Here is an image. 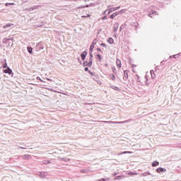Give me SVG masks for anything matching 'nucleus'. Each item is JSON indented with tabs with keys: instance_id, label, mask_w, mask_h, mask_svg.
Wrapping results in <instances>:
<instances>
[{
	"instance_id": "nucleus-51",
	"label": "nucleus",
	"mask_w": 181,
	"mask_h": 181,
	"mask_svg": "<svg viewBox=\"0 0 181 181\" xmlns=\"http://www.w3.org/2000/svg\"><path fill=\"white\" fill-rule=\"evenodd\" d=\"M108 10H106V11H105L103 13H102V15H107V11Z\"/></svg>"
},
{
	"instance_id": "nucleus-63",
	"label": "nucleus",
	"mask_w": 181,
	"mask_h": 181,
	"mask_svg": "<svg viewBox=\"0 0 181 181\" xmlns=\"http://www.w3.org/2000/svg\"><path fill=\"white\" fill-rule=\"evenodd\" d=\"M105 67H108V64H105Z\"/></svg>"
},
{
	"instance_id": "nucleus-62",
	"label": "nucleus",
	"mask_w": 181,
	"mask_h": 181,
	"mask_svg": "<svg viewBox=\"0 0 181 181\" xmlns=\"http://www.w3.org/2000/svg\"><path fill=\"white\" fill-rule=\"evenodd\" d=\"M78 62L80 63V64H81V60H80V58L78 59Z\"/></svg>"
},
{
	"instance_id": "nucleus-55",
	"label": "nucleus",
	"mask_w": 181,
	"mask_h": 181,
	"mask_svg": "<svg viewBox=\"0 0 181 181\" xmlns=\"http://www.w3.org/2000/svg\"><path fill=\"white\" fill-rule=\"evenodd\" d=\"M131 66H132V67H136V65L134 64H132Z\"/></svg>"
},
{
	"instance_id": "nucleus-16",
	"label": "nucleus",
	"mask_w": 181,
	"mask_h": 181,
	"mask_svg": "<svg viewBox=\"0 0 181 181\" xmlns=\"http://www.w3.org/2000/svg\"><path fill=\"white\" fill-rule=\"evenodd\" d=\"M52 163V161H50L49 160H42V164L43 165H49Z\"/></svg>"
},
{
	"instance_id": "nucleus-61",
	"label": "nucleus",
	"mask_w": 181,
	"mask_h": 181,
	"mask_svg": "<svg viewBox=\"0 0 181 181\" xmlns=\"http://www.w3.org/2000/svg\"><path fill=\"white\" fill-rule=\"evenodd\" d=\"M137 77V81H139V76L136 75Z\"/></svg>"
},
{
	"instance_id": "nucleus-11",
	"label": "nucleus",
	"mask_w": 181,
	"mask_h": 181,
	"mask_svg": "<svg viewBox=\"0 0 181 181\" xmlns=\"http://www.w3.org/2000/svg\"><path fill=\"white\" fill-rule=\"evenodd\" d=\"M107 43H109V45H114V39L111 37H110L107 39Z\"/></svg>"
},
{
	"instance_id": "nucleus-8",
	"label": "nucleus",
	"mask_w": 181,
	"mask_h": 181,
	"mask_svg": "<svg viewBox=\"0 0 181 181\" xmlns=\"http://www.w3.org/2000/svg\"><path fill=\"white\" fill-rule=\"evenodd\" d=\"M118 28H119V23H115L113 25V32H117L118 30Z\"/></svg>"
},
{
	"instance_id": "nucleus-36",
	"label": "nucleus",
	"mask_w": 181,
	"mask_h": 181,
	"mask_svg": "<svg viewBox=\"0 0 181 181\" xmlns=\"http://www.w3.org/2000/svg\"><path fill=\"white\" fill-rule=\"evenodd\" d=\"M25 159H29L30 158V155L25 154L24 155Z\"/></svg>"
},
{
	"instance_id": "nucleus-31",
	"label": "nucleus",
	"mask_w": 181,
	"mask_h": 181,
	"mask_svg": "<svg viewBox=\"0 0 181 181\" xmlns=\"http://www.w3.org/2000/svg\"><path fill=\"white\" fill-rule=\"evenodd\" d=\"M12 5H15V3H6V6H12Z\"/></svg>"
},
{
	"instance_id": "nucleus-12",
	"label": "nucleus",
	"mask_w": 181,
	"mask_h": 181,
	"mask_svg": "<svg viewBox=\"0 0 181 181\" xmlns=\"http://www.w3.org/2000/svg\"><path fill=\"white\" fill-rule=\"evenodd\" d=\"M151 166L153 168H155V166H159V161L158 160H154L152 164H151Z\"/></svg>"
},
{
	"instance_id": "nucleus-24",
	"label": "nucleus",
	"mask_w": 181,
	"mask_h": 181,
	"mask_svg": "<svg viewBox=\"0 0 181 181\" xmlns=\"http://www.w3.org/2000/svg\"><path fill=\"white\" fill-rule=\"evenodd\" d=\"M111 88H112L113 90H115V91H121V90L119 89V88L115 86H112Z\"/></svg>"
},
{
	"instance_id": "nucleus-28",
	"label": "nucleus",
	"mask_w": 181,
	"mask_h": 181,
	"mask_svg": "<svg viewBox=\"0 0 181 181\" xmlns=\"http://www.w3.org/2000/svg\"><path fill=\"white\" fill-rule=\"evenodd\" d=\"M148 175L149 176H151L152 174H151V173H149V171H148V172H146V173H142V176H144V177L148 176Z\"/></svg>"
},
{
	"instance_id": "nucleus-14",
	"label": "nucleus",
	"mask_w": 181,
	"mask_h": 181,
	"mask_svg": "<svg viewBox=\"0 0 181 181\" xmlns=\"http://www.w3.org/2000/svg\"><path fill=\"white\" fill-rule=\"evenodd\" d=\"M179 56H180V54H174V55H170V59H177V57H179Z\"/></svg>"
},
{
	"instance_id": "nucleus-33",
	"label": "nucleus",
	"mask_w": 181,
	"mask_h": 181,
	"mask_svg": "<svg viewBox=\"0 0 181 181\" xmlns=\"http://www.w3.org/2000/svg\"><path fill=\"white\" fill-rule=\"evenodd\" d=\"M36 80H38V81H40L41 83H45V81H43L42 78H40L39 76L36 77Z\"/></svg>"
},
{
	"instance_id": "nucleus-48",
	"label": "nucleus",
	"mask_w": 181,
	"mask_h": 181,
	"mask_svg": "<svg viewBox=\"0 0 181 181\" xmlns=\"http://www.w3.org/2000/svg\"><path fill=\"white\" fill-rule=\"evenodd\" d=\"M7 39H8V42H9V40L13 42L14 38H13V37H12L11 38H7Z\"/></svg>"
},
{
	"instance_id": "nucleus-35",
	"label": "nucleus",
	"mask_w": 181,
	"mask_h": 181,
	"mask_svg": "<svg viewBox=\"0 0 181 181\" xmlns=\"http://www.w3.org/2000/svg\"><path fill=\"white\" fill-rule=\"evenodd\" d=\"M91 15L90 14H86V16H82L81 18H90Z\"/></svg>"
},
{
	"instance_id": "nucleus-30",
	"label": "nucleus",
	"mask_w": 181,
	"mask_h": 181,
	"mask_svg": "<svg viewBox=\"0 0 181 181\" xmlns=\"http://www.w3.org/2000/svg\"><path fill=\"white\" fill-rule=\"evenodd\" d=\"M111 69L114 74H117V69L115 66H112Z\"/></svg>"
},
{
	"instance_id": "nucleus-26",
	"label": "nucleus",
	"mask_w": 181,
	"mask_h": 181,
	"mask_svg": "<svg viewBox=\"0 0 181 181\" xmlns=\"http://www.w3.org/2000/svg\"><path fill=\"white\" fill-rule=\"evenodd\" d=\"M94 46L93 45H90V48H89V53H93V50H94Z\"/></svg>"
},
{
	"instance_id": "nucleus-20",
	"label": "nucleus",
	"mask_w": 181,
	"mask_h": 181,
	"mask_svg": "<svg viewBox=\"0 0 181 181\" xmlns=\"http://www.w3.org/2000/svg\"><path fill=\"white\" fill-rule=\"evenodd\" d=\"M109 77L113 81H115V75L114 74H110L109 75Z\"/></svg>"
},
{
	"instance_id": "nucleus-37",
	"label": "nucleus",
	"mask_w": 181,
	"mask_h": 181,
	"mask_svg": "<svg viewBox=\"0 0 181 181\" xmlns=\"http://www.w3.org/2000/svg\"><path fill=\"white\" fill-rule=\"evenodd\" d=\"M107 19H108V17H107V15H105V16L102 17V21H107Z\"/></svg>"
},
{
	"instance_id": "nucleus-32",
	"label": "nucleus",
	"mask_w": 181,
	"mask_h": 181,
	"mask_svg": "<svg viewBox=\"0 0 181 181\" xmlns=\"http://www.w3.org/2000/svg\"><path fill=\"white\" fill-rule=\"evenodd\" d=\"M115 17H116L115 13H113L112 14H111V15L109 16V18H110V19H114V18H115Z\"/></svg>"
},
{
	"instance_id": "nucleus-4",
	"label": "nucleus",
	"mask_w": 181,
	"mask_h": 181,
	"mask_svg": "<svg viewBox=\"0 0 181 181\" xmlns=\"http://www.w3.org/2000/svg\"><path fill=\"white\" fill-rule=\"evenodd\" d=\"M3 72L5 74H8L9 76H11V74H13V72L12 71V69H10L9 67L8 68H6V69H4L3 71Z\"/></svg>"
},
{
	"instance_id": "nucleus-49",
	"label": "nucleus",
	"mask_w": 181,
	"mask_h": 181,
	"mask_svg": "<svg viewBox=\"0 0 181 181\" xmlns=\"http://www.w3.org/2000/svg\"><path fill=\"white\" fill-rule=\"evenodd\" d=\"M65 162H69L70 161V158H64V160Z\"/></svg>"
},
{
	"instance_id": "nucleus-56",
	"label": "nucleus",
	"mask_w": 181,
	"mask_h": 181,
	"mask_svg": "<svg viewBox=\"0 0 181 181\" xmlns=\"http://www.w3.org/2000/svg\"><path fill=\"white\" fill-rule=\"evenodd\" d=\"M129 64H131V65L132 64V59H130V60L129 61Z\"/></svg>"
},
{
	"instance_id": "nucleus-50",
	"label": "nucleus",
	"mask_w": 181,
	"mask_h": 181,
	"mask_svg": "<svg viewBox=\"0 0 181 181\" xmlns=\"http://www.w3.org/2000/svg\"><path fill=\"white\" fill-rule=\"evenodd\" d=\"M115 123L116 124H124L125 122H116Z\"/></svg>"
},
{
	"instance_id": "nucleus-46",
	"label": "nucleus",
	"mask_w": 181,
	"mask_h": 181,
	"mask_svg": "<svg viewBox=\"0 0 181 181\" xmlns=\"http://www.w3.org/2000/svg\"><path fill=\"white\" fill-rule=\"evenodd\" d=\"M84 8H86L85 6H81L78 8V9H84Z\"/></svg>"
},
{
	"instance_id": "nucleus-52",
	"label": "nucleus",
	"mask_w": 181,
	"mask_h": 181,
	"mask_svg": "<svg viewBox=\"0 0 181 181\" xmlns=\"http://www.w3.org/2000/svg\"><path fill=\"white\" fill-rule=\"evenodd\" d=\"M91 6H94V4L90 3V4H89V8H91Z\"/></svg>"
},
{
	"instance_id": "nucleus-43",
	"label": "nucleus",
	"mask_w": 181,
	"mask_h": 181,
	"mask_svg": "<svg viewBox=\"0 0 181 181\" xmlns=\"http://www.w3.org/2000/svg\"><path fill=\"white\" fill-rule=\"evenodd\" d=\"M115 16H118L121 14H119V11H116V12H115Z\"/></svg>"
},
{
	"instance_id": "nucleus-1",
	"label": "nucleus",
	"mask_w": 181,
	"mask_h": 181,
	"mask_svg": "<svg viewBox=\"0 0 181 181\" xmlns=\"http://www.w3.org/2000/svg\"><path fill=\"white\" fill-rule=\"evenodd\" d=\"M88 49H86L85 51L82 52L81 54V59L84 62L86 60V57H87V54H88V52H87Z\"/></svg>"
},
{
	"instance_id": "nucleus-23",
	"label": "nucleus",
	"mask_w": 181,
	"mask_h": 181,
	"mask_svg": "<svg viewBox=\"0 0 181 181\" xmlns=\"http://www.w3.org/2000/svg\"><path fill=\"white\" fill-rule=\"evenodd\" d=\"M89 56H90L89 61L92 62L93 63V58L94 57V55H93V52H89Z\"/></svg>"
},
{
	"instance_id": "nucleus-15",
	"label": "nucleus",
	"mask_w": 181,
	"mask_h": 181,
	"mask_svg": "<svg viewBox=\"0 0 181 181\" xmlns=\"http://www.w3.org/2000/svg\"><path fill=\"white\" fill-rule=\"evenodd\" d=\"M11 26H13V24L9 23H8L6 25H4L3 26V28H4V29H8V28H11Z\"/></svg>"
},
{
	"instance_id": "nucleus-64",
	"label": "nucleus",
	"mask_w": 181,
	"mask_h": 181,
	"mask_svg": "<svg viewBox=\"0 0 181 181\" xmlns=\"http://www.w3.org/2000/svg\"><path fill=\"white\" fill-rule=\"evenodd\" d=\"M81 173H85L84 170H81Z\"/></svg>"
},
{
	"instance_id": "nucleus-45",
	"label": "nucleus",
	"mask_w": 181,
	"mask_h": 181,
	"mask_svg": "<svg viewBox=\"0 0 181 181\" xmlns=\"http://www.w3.org/2000/svg\"><path fill=\"white\" fill-rule=\"evenodd\" d=\"M96 50H98V52H100V53H103V50H101V48L100 47L96 48Z\"/></svg>"
},
{
	"instance_id": "nucleus-59",
	"label": "nucleus",
	"mask_w": 181,
	"mask_h": 181,
	"mask_svg": "<svg viewBox=\"0 0 181 181\" xmlns=\"http://www.w3.org/2000/svg\"><path fill=\"white\" fill-rule=\"evenodd\" d=\"M123 153H131L129 151H124Z\"/></svg>"
},
{
	"instance_id": "nucleus-58",
	"label": "nucleus",
	"mask_w": 181,
	"mask_h": 181,
	"mask_svg": "<svg viewBox=\"0 0 181 181\" xmlns=\"http://www.w3.org/2000/svg\"><path fill=\"white\" fill-rule=\"evenodd\" d=\"M85 8H90V5H89V4H86V5L85 6Z\"/></svg>"
},
{
	"instance_id": "nucleus-21",
	"label": "nucleus",
	"mask_w": 181,
	"mask_h": 181,
	"mask_svg": "<svg viewBox=\"0 0 181 181\" xmlns=\"http://www.w3.org/2000/svg\"><path fill=\"white\" fill-rule=\"evenodd\" d=\"M124 177V175H117L115 177V180H121Z\"/></svg>"
},
{
	"instance_id": "nucleus-5",
	"label": "nucleus",
	"mask_w": 181,
	"mask_h": 181,
	"mask_svg": "<svg viewBox=\"0 0 181 181\" xmlns=\"http://www.w3.org/2000/svg\"><path fill=\"white\" fill-rule=\"evenodd\" d=\"M37 175L42 179H46V176H47V173L46 172H38Z\"/></svg>"
},
{
	"instance_id": "nucleus-7",
	"label": "nucleus",
	"mask_w": 181,
	"mask_h": 181,
	"mask_svg": "<svg viewBox=\"0 0 181 181\" xmlns=\"http://www.w3.org/2000/svg\"><path fill=\"white\" fill-rule=\"evenodd\" d=\"M157 173H165L166 172V168H163L162 167H160L156 170Z\"/></svg>"
},
{
	"instance_id": "nucleus-27",
	"label": "nucleus",
	"mask_w": 181,
	"mask_h": 181,
	"mask_svg": "<svg viewBox=\"0 0 181 181\" xmlns=\"http://www.w3.org/2000/svg\"><path fill=\"white\" fill-rule=\"evenodd\" d=\"M88 74L92 76H96L97 74H95V72H92L91 71H88Z\"/></svg>"
},
{
	"instance_id": "nucleus-40",
	"label": "nucleus",
	"mask_w": 181,
	"mask_h": 181,
	"mask_svg": "<svg viewBox=\"0 0 181 181\" xmlns=\"http://www.w3.org/2000/svg\"><path fill=\"white\" fill-rule=\"evenodd\" d=\"M124 28H125V25H122L119 28V32H121V30H122V29H124Z\"/></svg>"
},
{
	"instance_id": "nucleus-39",
	"label": "nucleus",
	"mask_w": 181,
	"mask_h": 181,
	"mask_svg": "<svg viewBox=\"0 0 181 181\" xmlns=\"http://www.w3.org/2000/svg\"><path fill=\"white\" fill-rule=\"evenodd\" d=\"M9 46H10V47H12V46H13V42H9V41H8V47H9Z\"/></svg>"
},
{
	"instance_id": "nucleus-25",
	"label": "nucleus",
	"mask_w": 181,
	"mask_h": 181,
	"mask_svg": "<svg viewBox=\"0 0 181 181\" xmlns=\"http://www.w3.org/2000/svg\"><path fill=\"white\" fill-rule=\"evenodd\" d=\"M125 12H127V8L122 9V10L119 11V13L120 15H122V14L125 13Z\"/></svg>"
},
{
	"instance_id": "nucleus-44",
	"label": "nucleus",
	"mask_w": 181,
	"mask_h": 181,
	"mask_svg": "<svg viewBox=\"0 0 181 181\" xmlns=\"http://www.w3.org/2000/svg\"><path fill=\"white\" fill-rule=\"evenodd\" d=\"M98 181H108V180L105 178H101V179L98 180Z\"/></svg>"
},
{
	"instance_id": "nucleus-22",
	"label": "nucleus",
	"mask_w": 181,
	"mask_h": 181,
	"mask_svg": "<svg viewBox=\"0 0 181 181\" xmlns=\"http://www.w3.org/2000/svg\"><path fill=\"white\" fill-rule=\"evenodd\" d=\"M37 47H40V50H43V49H45V47H43V45H40V42L37 43Z\"/></svg>"
},
{
	"instance_id": "nucleus-17",
	"label": "nucleus",
	"mask_w": 181,
	"mask_h": 181,
	"mask_svg": "<svg viewBox=\"0 0 181 181\" xmlns=\"http://www.w3.org/2000/svg\"><path fill=\"white\" fill-rule=\"evenodd\" d=\"M9 66H8V63L6 62V59H4V63L3 64V69H7Z\"/></svg>"
},
{
	"instance_id": "nucleus-29",
	"label": "nucleus",
	"mask_w": 181,
	"mask_h": 181,
	"mask_svg": "<svg viewBox=\"0 0 181 181\" xmlns=\"http://www.w3.org/2000/svg\"><path fill=\"white\" fill-rule=\"evenodd\" d=\"M3 43H4V44L9 43V40H8V38H4L3 39Z\"/></svg>"
},
{
	"instance_id": "nucleus-42",
	"label": "nucleus",
	"mask_w": 181,
	"mask_h": 181,
	"mask_svg": "<svg viewBox=\"0 0 181 181\" xmlns=\"http://www.w3.org/2000/svg\"><path fill=\"white\" fill-rule=\"evenodd\" d=\"M100 46H102V47H107V45L105 43H101Z\"/></svg>"
},
{
	"instance_id": "nucleus-53",
	"label": "nucleus",
	"mask_w": 181,
	"mask_h": 181,
	"mask_svg": "<svg viewBox=\"0 0 181 181\" xmlns=\"http://www.w3.org/2000/svg\"><path fill=\"white\" fill-rule=\"evenodd\" d=\"M156 76V75H155V74H151V78H155Z\"/></svg>"
},
{
	"instance_id": "nucleus-2",
	"label": "nucleus",
	"mask_w": 181,
	"mask_h": 181,
	"mask_svg": "<svg viewBox=\"0 0 181 181\" xmlns=\"http://www.w3.org/2000/svg\"><path fill=\"white\" fill-rule=\"evenodd\" d=\"M91 66H93V62L89 60V62L88 61H84L83 63V67H91Z\"/></svg>"
},
{
	"instance_id": "nucleus-19",
	"label": "nucleus",
	"mask_w": 181,
	"mask_h": 181,
	"mask_svg": "<svg viewBox=\"0 0 181 181\" xmlns=\"http://www.w3.org/2000/svg\"><path fill=\"white\" fill-rule=\"evenodd\" d=\"M97 42H98V40H97V38L94 39L92 42V43L90 44V46H93L95 47V45H97Z\"/></svg>"
},
{
	"instance_id": "nucleus-41",
	"label": "nucleus",
	"mask_w": 181,
	"mask_h": 181,
	"mask_svg": "<svg viewBox=\"0 0 181 181\" xmlns=\"http://www.w3.org/2000/svg\"><path fill=\"white\" fill-rule=\"evenodd\" d=\"M42 26H43V23L37 25V28H42Z\"/></svg>"
},
{
	"instance_id": "nucleus-18",
	"label": "nucleus",
	"mask_w": 181,
	"mask_h": 181,
	"mask_svg": "<svg viewBox=\"0 0 181 181\" xmlns=\"http://www.w3.org/2000/svg\"><path fill=\"white\" fill-rule=\"evenodd\" d=\"M116 65L117 66V67H119V69L121 67L122 64H121V60L117 59L116 61Z\"/></svg>"
},
{
	"instance_id": "nucleus-10",
	"label": "nucleus",
	"mask_w": 181,
	"mask_h": 181,
	"mask_svg": "<svg viewBox=\"0 0 181 181\" xmlns=\"http://www.w3.org/2000/svg\"><path fill=\"white\" fill-rule=\"evenodd\" d=\"M27 51L30 54H33V48L31 46L27 47Z\"/></svg>"
},
{
	"instance_id": "nucleus-38",
	"label": "nucleus",
	"mask_w": 181,
	"mask_h": 181,
	"mask_svg": "<svg viewBox=\"0 0 181 181\" xmlns=\"http://www.w3.org/2000/svg\"><path fill=\"white\" fill-rule=\"evenodd\" d=\"M111 8H112V5H108V6H107V12H109V9H111Z\"/></svg>"
},
{
	"instance_id": "nucleus-57",
	"label": "nucleus",
	"mask_w": 181,
	"mask_h": 181,
	"mask_svg": "<svg viewBox=\"0 0 181 181\" xmlns=\"http://www.w3.org/2000/svg\"><path fill=\"white\" fill-rule=\"evenodd\" d=\"M160 66H165V64H163V61L160 62Z\"/></svg>"
},
{
	"instance_id": "nucleus-3",
	"label": "nucleus",
	"mask_w": 181,
	"mask_h": 181,
	"mask_svg": "<svg viewBox=\"0 0 181 181\" xmlns=\"http://www.w3.org/2000/svg\"><path fill=\"white\" fill-rule=\"evenodd\" d=\"M118 9H121V6L109 8V12H107V15H110V13H112V12H115V11H118Z\"/></svg>"
},
{
	"instance_id": "nucleus-6",
	"label": "nucleus",
	"mask_w": 181,
	"mask_h": 181,
	"mask_svg": "<svg viewBox=\"0 0 181 181\" xmlns=\"http://www.w3.org/2000/svg\"><path fill=\"white\" fill-rule=\"evenodd\" d=\"M156 15H158V12L154 10H151L149 13H148V16L149 18H153V16H155Z\"/></svg>"
},
{
	"instance_id": "nucleus-47",
	"label": "nucleus",
	"mask_w": 181,
	"mask_h": 181,
	"mask_svg": "<svg viewBox=\"0 0 181 181\" xmlns=\"http://www.w3.org/2000/svg\"><path fill=\"white\" fill-rule=\"evenodd\" d=\"M84 71H88H88H90V70H88V68L87 66H86L84 68Z\"/></svg>"
},
{
	"instance_id": "nucleus-54",
	"label": "nucleus",
	"mask_w": 181,
	"mask_h": 181,
	"mask_svg": "<svg viewBox=\"0 0 181 181\" xmlns=\"http://www.w3.org/2000/svg\"><path fill=\"white\" fill-rule=\"evenodd\" d=\"M150 73H151V75H152V74H155V71H154L153 70H151V71H150Z\"/></svg>"
},
{
	"instance_id": "nucleus-13",
	"label": "nucleus",
	"mask_w": 181,
	"mask_h": 181,
	"mask_svg": "<svg viewBox=\"0 0 181 181\" xmlns=\"http://www.w3.org/2000/svg\"><path fill=\"white\" fill-rule=\"evenodd\" d=\"M96 59L98 60V62H102L103 56H101V54H96Z\"/></svg>"
},
{
	"instance_id": "nucleus-60",
	"label": "nucleus",
	"mask_w": 181,
	"mask_h": 181,
	"mask_svg": "<svg viewBox=\"0 0 181 181\" xmlns=\"http://www.w3.org/2000/svg\"><path fill=\"white\" fill-rule=\"evenodd\" d=\"M117 175H118V173H113V176H117Z\"/></svg>"
},
{
	"instance_id": "nucleus-34",
	"label": "nucleus",
	"mask_w": 181,
	"mask_h": 181,
	"mask_svg": "<svg viewBox=\"0 0 181 181\" xmlns=\"http://www.w3.org/2000/svg\"><path fill=\"white\" fill-rule=\"evenodd\" d=\"M145 78H146V82H145L146 85L149 86V82H148V76H146Z\"/></svg>"
},
{
	"instance_id": "nucleus-9",
	"label": "nucleus",
	"mask_w": 181,
	"mask_h": 181,
	"mask_svg": "<svg viewBox=\"0 0 181 181\" xmlns=\"http://www.w3.org/2000/svg\"><path fill=\"white\" fill-rule=\"evenodd\" d=\"M123 80H124V81H127V80H128V70H125L124 71Z\"/></svg>"
}]
</instances>
